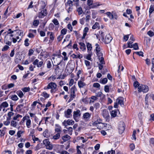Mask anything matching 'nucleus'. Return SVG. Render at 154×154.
Here are the masks:
<instances>
[{"mask_svg": "<svg viewBox=\"0 0 154 154\" xmlns=\"http://www.w3.org/2000/svg\"><path fill=\"white\" fill-rule=\"evenodd\" d=\"M33 64L34 66L31 64L29 67V69L31 71L34 70V69L35 68V66L38 68L42 67L43 65V62L42 61L39 62L38 59H36L33 61Z\"/></svg>", "mask_w": 154, "mask_h": 154, "instance_id": "nucleus-1", "label": "nucleus"}, {"mask_svg": "<svg viewBox=\"0 0 154 154\" xmlns=\"http://www.w3.org/2000/svg\"><path fill=\"white\" fill-rule=\"evenodd\" d=\"M57 85L54 82H51L47 86L44 87V89L46 90L48 89H51V93H54L56 91Z\"/></svg>", "mask_w": 154, "mask_h": 154, "instance_id": "nucleus-2", "label": "nucleus"}, {"mask_svg": "<svg viewBox=\"0 0 154 154\" xmlns=\"http://www.w3.org/2000/svg\"><path fill=\"white\" fill-rule=\"evenodd\" d=\"M77 88L75 85H73L70 89V98L68 102L69 103L75 97L76 94L75 92L77 91Z\"/></svg>", "mask_w": 154, "mask_h": 154, "instance_id": "nucleus-3", "label": "nucleus"}, {"mask_svg": "<svg viewBox=\"0 0 154 154\" xmlns=\"http://www.w3.org/2000/svg\"><path fill=\"white\" fill-rule=\"evenodd\" d=\"M138 90L139 92H142L144 93H146L148 91L149 87L146 85L141 84L138 88Z\"/></svg>", "mask_w": 154, "mask_h": 154, "instance_id": "nucleus-4", "label": "nucleus"}, {"mask_svg": "<svg viewBox=\"0 0 154 154\" xmlns=\"http://www.w3.org/2000/svg\"><path fill=\"white\" fill-rule=\"evenodd\" d=\"M81 115L80 111L79 110L73 112V117L74 120L77 122Z\"/></svg>", "mask_w": 154, "mask_h": 154, "instance_id": "nucleus-5", "label": "nucleus"}, {"mask_svg": "<svg viewBox=\"0 0 154 154\" xmlns=\"http://www.w3.org/2000/svg\"><path fill=\"white\" fill-rule=\"evenodd\" d=\"M43 143L45 145L47 149L51 150L53 149L52 145L47 140L43 141Z\"/></svg>", "mask_w": 154, "mask_h": 154, "instance_id": "nucleus-6", "label": "nucleus"}, {"mask_svg": "<svg viewBox=\"0 0 154 154\" xmlns=\"http://www.w3.org/2000/svg\"><path fill=\"white\" fill-rule=\"evenodd\" d=\"M125 129V125L123 122H120L119 124V130L120 134H122Z\"/></svg>", "mask_w": 154, "mask_h": 154, "instance_id": "nucleus-7", "label": "nucleus"}, {"mask_svg": "<svg viewBox=\"0 0 154 154\" xmlns=\"http://www.w3.org/2000/svg\"><path fill=\"white\" fill-rule=\"evenodd\" d=\"M74 122L72 119H68L67 120H64L62 122V125L65 127L68 125H72L74 124Z\"/></svg>", "mask_w": 154, "mask_h": 154, "instance_id": "nucleus-8", "label": "nucleus"}, {"mask_svg": "<svg viewBox=\"0 0 154 154\" xmlns=\"http://www.w3.org/2000/svg\"><path fill=\"white\" fill-rule=\"evenodd\" d=\"M84 78L82 77L80 80L78 81V84L80 88H84L86 86V84L84 82Z\"/></svg>", "mask_w": 154, "mask_h": 154, "instance_id": "nucleus-9", "label": "nucleus"}, {"mask_svg": "<svg viewBox=\"0 0 154 154\" xmlns=\"http://www.w3.org/2000/svg\"><path fill=\"white\" fill-rule=\"evenodd\" d=\"M103 116L105 119L106 121H109V115L108 111L106 109H104L103 111Z\"/></svg>", "mask_w": 154, "mask_h": 154, "instance_id": "nucleus-10", "label": "nucleus"}, {"mask_svg": "<svg viewBox=\"0 0 154 154\" xmlns=\"http://www.w3.org/2000/svg\"><path fill=\"white\" fill-rule=\"evenodd\" d=\"M47 14V10L46 9H43L40 12L38 13V17L40 18H42Z\"/></svg>", "mask_w": 154, "mask_h": 154, "instance_id": "nucleus-11", "label": "nucleus"}, {"mask_svg": "<svg viewBox=\"0 0 154 154\" xmlns=\"http://www.w3.org/2000/svg\"><path fill=\"white\" fill-rule=\"evenodd\" d=\"M112 39V38L111 35L109 34H107L106 36L104 42L105 44H109L111 41Z\"/></svg>", "mask_w": 154, "mask_h": 154, "instance_id": "nucleus-12", "label": "nucleus"}, {"mask_svg": "<svg viewBox=\"0 0 154 154\" xmlns=\"http://www.w3.org/2000/svg\"><path fill=\"white\" fill-rule=\"evenodd\" d=\"M72 110L71 109H68L65 112V116L67 118H70L72 116Z\"/></svg>", "mask_w": 154, "mask_h": 154, "instance_id": "nucleus-13", "label": "nucleus"}, {"mask_svg": "<svg viewBox=\"0 0 154 154\" xmlns=\"http://www.w3.org/2000/svg\"><path fill=\"white\" fill-rule=\"evenodd\" d=\"M70 138V136L67 134L64 135L62 137V139L63 140V141H61L60 143L62 144L64 142H65L69 140Z\"/></svg>", "mask_w": 154, "mask_h": 154, "instance_id": "nucleus-14", "label": "nucleus"}, {"mask_svg": "<svg viewBox=\"0 0 154 154\" xmlns=\"http://www.w3.org/2000/svg\"><path fill=\"white\" fill-rule=\"evenodd\" d=\"M116 102L121 106H124V98L122 97L116 99Z\"/></svg>", "mask_w": 154, "mask_h": 154, "instance_id": "nucleus-15", "label": "nucleus"}, {"mask_svg": "<svg viewBox=\"0 0 154 154\" xmlns=\"http://www.w3.org/2000/svg\"><path fill=\"white\" fill-rule=\"evenodd\" d=\"M91 116V114L88 112H86L84 113L83 116V118L85 120H88L90 118Z\"/></svg>", "mask_w": 154, "mask_h": 154, "instance_id": "nucleus-16", "label": "nucleus"}, {"mask_svg": "<svg viewBox=\"0 0 154 154\" xmlns=\"http://www.w3.org/2000/svg\"><path fill=\"white\" fill-rule=\"evenodd\" d=\"M8 104L6 101H5L2 103L0 105V111L2 109V108L3 107H7L8 106Z\"/></svg>", "mask_w": 154, "mask_h": 154, "instance_id": "nucleus-17", "label": "nucleus"}, {"mask_svg": "<svg viewBox=\"0 0 154 154\" xmlns=\"http://www.w3.org/2000/svg\"><path fill=\"white\" fill-rule=\"evenodd\" d=\"M79 44L80 45V48L82 51H84L86 50V46L84 43L81 42H79Z\"/></svg>", "mask_w": 154, "mask_h": 154, "instance_id": "nucleus-18", "label": "nucleus"}, {"mask_svg": "<svg viewBox=\"0 0 154 154\" xmlns=\"http://www.w3.org/2000/svg\"><path fill=\"white\" fill-rule=\"evenodd\" d=\"M61 62H60L59 63H57L56 67L55 69V73L57 75L59 73L60 71L59 70H60V68L59 66H58L60 63Z\"/></svg>", "mask_w": 154, "mask_h": 154, "instance_id": "nucleus-19", "label": "nucleus"}, {"mask_svg": "<svg viewBox=\"0 0 154 154\" xmlns=\"http://www.w3.org/2000/svg\"><path fill=\"white\" fill-rule=\"evenodd\" d=\"M72 56H73V58H79V59H81L83 57L82 55L81 54L76 55L74 54H73L72 55Z\"/></svg>", "mask_w": 154, "mask_h": 154, "instance_id": "nucleus-20", "label": "nucleus"}, {"mask_svg": "<svg viewBox=\"0 0 154 154\" xmlns=\"http://www.w3.org/2000/svg\"><path fill=\"white\" fill-rule=\"evenodd\" d=\"M18 122L16 121L12 120L11 122V126L14 128H16L18 124Z\"/></svg>", "mask_w": 154, "mask_h": 154, "instance_id": "nucleus-21", "label": "nucleus"}, {"mask_svg": "<svg viewBox=\"0 0 154 154\" xmlns=\"http://www.w3.org/2000/svg\"><path fill=\"white\" fill-rule=\"evenodd\" d=\"M56 126L57 127L55 128V131L58 133H60L61 131V127L58 124L56 125Z\"/></svg>", "mask_w": 154, "mask_h": 154, "instance_id": "nucleus-22", "label": "nucleus"}, {"mask_svg": "<svg viewBox=\"0 0 154 154\" xmlns=\"http://www.w3.org/2000/svg\"><path fill=\"white\" fill-rule=\"evenodd\" d=\"M16 94L20 98L23 97L24 96V94L23 92L20 90H19L17 91Z\"/></svg>", "mask_w": 154, "mask_h": 154, "instance_id": "nucleus-23", "label": "nucleus"}, {"mask_svg": "<svg viewBox=\"0 0 154 154\" xmlns=\"http://www.w3.org/2000/svg\"><path fill=\"white\" fill-rule=\"evenodd\" d=\"M86 46L88 50V51H91L92 48L91 44L89 43L88 42L87 43Z\"/></svg>", "mask_w": 154, "mask_h": 154, "instance_id": "nucleus-24", "label": "nucleus"}, {"mask_svg": "<svg viewBox=\"0 0 154 154\" xmlns=\"http://www.w3.org/2000/svg\"><path fill=\"white\" fill-rule=\"evenodd\" d=\"M99 23L97 22H96L92 26V29H95L98 28V29H99L100 28V26H99Z\"/></svg>", "mask_w": 154, "mask_h": 154, "instance_id": "nucleus-25", "label": "nucleus"}, {"mask_svg": "<svg viewBox=\"0 0 154 154\" xmlns=\"http://www.w3.org/2000/svg\"><path fill=\"white\" fill-rule=\"evenodd\" d=\"M39 22L38 20H34L33 22V26L35 27H37L39 24Z\"/></svg>", "mask_w": 154, "mask_h": 154, "instance_id": "nucleus-26", "label": "nucleus"}, {"mask_svg": "<svg viewBox=\"0 0 154 154\" xmlns=\"http://www.w3.org/2000/svg\"><path fill=\"white\" fill-rule=\"evenodd\" d=\"M31 124V121L30 119H28L27 120L26 123V125L27 126V127L28 128H29L30 127V125Z\"/></svg>", "mask_w": 154, "mask_h": 154, "instance_id": "nucleus-27", "label": "nucleus"}, {"mask_svg": "<svg viewBox=\"0 0 154 154\" xmlns=\"http://www.w3.org/2000/svg\"><path fill=\"white\" fill-rule=\"evenodd\" d=\"M10 120V118H7L6 121L4 122V124L6 126L8 125L10 123V122L9 121Z\"/></svg>", "mask_w": 154, "mask_h": 154, "instance_id": "nucleus-28", "label": "nucleus"}, {"mask_svg": "<svg viewBox=\"0 0 154 154\" xmlns=\"http://www.w3.org/2000/svg\"><path fill=\"white\" fill-rule=\"evenodd\" d=\"M60 133H57L53 137V138L54 140H57L60 137Z\"/></svg>", "mask_w": 154, "mask_h": 154, "instance_id": "nucleus-29", "label": "nucleus"}, {"mask_svg": "<svg viewBox=\"0 0 154 154\" xmlns=\"http://www.w3.org/2000/svg\"><path fill=\"white\" fill-rule=\"evenodd\" d=\"M67 31V29H63L60 31V34L63 36L66 34Z\"/></svg>", "mask_w": 154, "mask_h": 154, "instance_id": "nucleus-30", "label": "nucleus"}, {"mask_svg": "<svg viewBox=\"0 0 154 154\" xmlns=\"http://www.w3.org/2000/svg\"><path fill=\"white\" fill-rule=\"evenodd\" d=\"M132 48L135 50H137L139 49V47L137 43H135L132 45Z\"/></svg>", "mask_w": 154, "mask_h": 154, "instance_id": "nucleus-31", "label": "nucleus"}, {"mask_svg": "<svg viewBox=\"0 0 154 154\" xmlns=\"http://www.w3.org/2000/svg\"><path fill=\"white\" fill-rule=\"evenodd\" d=\"M77 11L78 12L79 15H80L83 13V11L81 7H79L77 8Z\"/></svg>", "mask_w": 154, "mask_h": 154, "instance_id": "nucleus-32", "label": "nucleus"}, {"mask_svg": "<svg viewBox=\"0 0 154 154\" xmlns=\"http://www.w3.org/2000/svg\"><path fill=\"white\" fill-rule=\"evenodd\" d=\"M154 11V5H151L149 9V14L150 15Z\"/></svg>", "mask_w": 154, "mask_h": 154, "instance_id": "nucleus-33", "label": "nucleus"}, {"mask_svg": "<svg viewBox=\"0 0 154 154\" xmlns=\"http://www.w3.org/2000/svg\"><path fill=\"white\" fill-rule=\"evenodd\" d=\"M11 99L13 100L17 101L18 99V98L16 95H14L11 96Z\"/></svg>", "mask_w": 154, "mask_h": 154, "instance_id": "nucleus-34", "label": "nucleus"}, {"mask_svg": "<svg viewBox=\"0 0 154 154\" xmlns=\"http://www.w3.org/2000/svg\"><path fill=\"white\" fill-rule=\"evenodd\" d=\"M42 94V95L46 98H48L49 97V94L47 93L45 91L43 92Z\"/></svg>", "mask_w": 154, "mask_h": 154, "instance_id": "nucleus-35", "label": "nucleus"}, {"mask_svg": "<svg viewBox=\"0 0 154 154\" xmlns=\"http://www.w3.org/2000/svg\"><path fill=\"white\" fill-rule=\"evenodd\" d=\"M140 85L137 81L134 82V86L135 88H138L139 86H140Z\"/></svg>", "mask_w": 154, "mask_h": 154, "instance_id": "nucleus-36", "label": "nucleus"}, {"mask_svg": "<svg viewBox=\"0 0 154 154\" xmlns=\"http://www.w3.org/2000/svg\"><path fill=\"white\" fill-rule=\"evenodd\" d=\"M110 114L111 117L114 118L116 116L117 112L115 111H111Z\"/></svg>", "mask_w": 154, "mask_h": 154, "instance_id": "nucleus-37", "label": "nucleus"}, {"mask_svg": "<svg viewBox=\"0 0 154 154\" xmlns=\"http://www.w3.org/2000/svg\"><path fill=\"white\" fill-rule=\"evenodd\" d=\"M52 65L51 62L50 60H48L47 61V67L48 69H50Z\"/></svg>", "mask_w": 154, "mask_h": 154, "instance_id": "nucleus-38", "label": "nucleus"}, {"mask_svg": "<svg viewBox=\"0 0 154 154\" xmlns=\"http://www.w3.org/2000/svg\"><path fill=\"white\" fill-rule=\"evenodd\" d=\"M136 54L137 55H138L139 56H141L142 57L143 56V52L142 51H139V52H135L133 53V55L134 54Z\"/></svg>", "mask_w": 154, "mask_h": 154, "instance_id": "nucleus-39", "label": "nucleus"}, {"mask_svg": "<svg viewBox=\"0 0 154 154\" xmlns=\"http://www.w3.org/2000/svg\"><path fill=\"white\" fill-rule=\"evenodd\" d=\"M106 14L111 19H113V16L112 15V13L111 14V12H108L106 13Z\"/></svg>", "mask_w": 154, "mask_h": 154, "instance_id": "nucleus-40", "label": "nucleus"}, {"mask_svg": "<svg viewBox=\"0 0 154 154\" xmlns=\"http://www.w3.org/2000/svg\"><path fill=\"white\" fill-rule=\"evenodd\" d=\"M107 81L108 80L106 78H104L101 80L100 82V83L103 84H105L107 82Z\"/></svg>", "mask_w": 154, "mask_h": 154, "instance_id": "nucleus-41", "label": "nucleus"}, {"mask_svg": "<svg viewBox=\"0 0 154 154\" xmlns=\"http://www.w3.org/2000/svg\"><path fill=\"white\" fill-rule=\"evenodd\" d=\"M21 90L24 92H27L29 91L30 90V88L29 87H25L21 89Z\"/></svg>", "mask_w": 154, "mask_h": 154, "instance_id": "nucleus-42", "label": "nucleus"}, {"mask_svg": "<svg viewBox=\"0 0 154 154\" xmlns=\"http://www.w3.org/2000/svg\"><path fill=\"white\" fill-rule=\"evenodd\" d=\"M54 27V26L52 23H50L49 26V29L50 30H53Z\"/></svg>", "mask_w": 154, "mask_h": 154, "instance_id": "nucleus-43", "label": "nucleus"}, {"mask_svg": "<svg viewBox=\"0 0 154 154\" xmlns=\"http://www.w3.org/2000/svg\"><path fill=\"white\" fill-rule=\"evenodd\" d=\"M93 87L94 88H98L100 89V85L98 83H94L93 84Z\"/></svg>", "mask_w": 154, "mask_h": 154, "instance_id": "nucleus-44", "label": "nucleus"}, {"mask_svg": "<svg viewBox=\"0 0 154 154\" xmlns=\"http://www.w3.org/2000/svg\"><path fill=\"white\" fill-rule=\"evenodd\" d=\"M52 22L54 24L56 25H58L59 24V23L57 19L54 18L52 20Z\"/></svg>", "mask_w": 154, "mask_h": 154, "instance_id": "nucleus-45", "label": "nucleus"}, {"mask_svg": "<svg viewBox=\"0 0 154 154\" xmlns=\"http://www.w3.org/2000/svg\"><path fill=\"white\" fill-rule=\"evenodd\" d=\"M104 91L106 93L109 92V87L108 85H106L104 86Z\"/></svg>", "mask_w": 154, "mask_h": 154, "instance_id": "nucleus-46", "label": "nucleus"}, {"mask_svg": "<svg viewBox=\"0 0 154 154\" xmlns=\"http://www.w3.org/2000/svg\"><path fill=\"white\" fill-rule=\"evenodd\" d=\"M133 42L131 40H129L127 43L128 45V47L129 48H132V44L133 43Z\"/></svg>", "mask_w": 154, "mask_h": 154, "instance_id": "nucleus-47", "label": "nucleus"}, {"mask_svg": "<svg viewBox=\"0 0 154 154\" xmlns=\"http://www.w3.org/2000/svg\"><path fill=\"white\" fill-rule=\"evenodd\" d=\"M95 45L96 46L95 50L96 51H100L101 49L99 45L97 43L95 44Z\"/></svg>", "mask_w": 154, "mask_h": 154, "instance_id": "nucleus-48", "label": "nucleus"}, {"mask_svg": "<svg viewBox=\"0 0 154 154\" xmlns=\"http://www.w3.org/2000/svg\"><path fill=\"white\" fill-rule=\"evenodd\" d=\"M96 54L98 57L99 58L100 57H102L103 56V54L102 53L100 52V51H96Z\"/></svg>", "mask_w": 154, "mask_h": 154, "instance_id": "nucleus-49", "label": "nucleus"}, {"mask_svg": "<svg viewBox=\"0 0 154 154\" xmlns=\"http://www.w3.org/2000/svg\"><path fill=\"white\" fill-rule=\"evenodd\" d=\"M14 114V113L11 112H8V116L9 117L7 118H10V119H11V117L13 116Z\"/></svg>", "mask_w": 154, "mask_h": 154, "instance_id": "nucleus-50", "label": "nucleus"}, {"mask_svg": "<svg viewBox=\"0 0 154 154\" xmlns=\"http://www.w3.org/2000/svg\"><path fill=\"white\" fill-rule=\"evenodd\" d=\"M147 34L150 37H152L154 35V33L151 30L147 32Z\"/></svg>", "mask_w": 154, "mask_h": 154, "instance_id": "nucleus-51", "label": "nucleus"}, {"mask_svg": "<svg viewBox=\"0 0 154 154\" xmlns=\"http://www.w3.org/2000/svg\"><path fill=\"white\" fill-rule=\"evenodd\" d=\"M63 38V35L60 34L57 38V39L58 42H60L62 39Z\"/></svg>", "mask_w": 154, "mask_h": 154, "instance_id": "nucleus-52", "label": "nucleus"}, {"mask_svg": "<svg viewBox=\"0 0 154 154\" xmlns=\"http://www.w3.org/2000/svg\"><path fill=\"white\" fill-rule=\"evenodd\" d=\"M29 39L28 38H26L24 41V45L26 46H28L29 45V43L28 42Z\"/></svg>", "mask_w": 154, "mask_h": 154, "instance_id": "nucleus-53", "label": "nucleus"}, {"mask_svg": "<svg viewBox=\"0 0 154 154\" xmlns=\"http://www.w3.org/2000/svg\"><path fill=\"white\" fill-rule=\"evenodd\" d=\"M34 51V50H33L32 49H30L29 51V52L28 53V55L29 56H30L33 54Z\"/></svg>", "mask_w": 154, "mask_h": 154, "instance_id": "nucleus-54", "label": "nucleus"}, {"mask_svg": "<svg viewBox=\"0 0 154 154\" xmlns=\"http://www.w3.org/2000/svg\"><path fill=\"white\" fill-rule=\"evenodd\" d=\"M9 48V47L7 45H5L4 47L2 49V51H6L8 50Z\"/></svg>", "mask_w": 154, "mask_h": 154, "instance_id": "nucleus-55", "label": "nucleus"}, {"mask_svg": "<svg viewBox=\"0 0 154 154\" xmlns=\"http://www.w3.org/2000/svg\"><path fill=\"white\" fill-rule=\"evenodd\" d=\"M99 59L100 60V63L104 64V58L102 57H99Z\"/></svg>", "mask_w": 154, "mask_h": 154, "instance_id": "nucleus-56", "label": "nucleus"}, {"mask_svg": "<svg viewBox=\"0 0 154 154\" xmlns=\"http://www.w3.org/2000/svg\"><path fill=\"white\" fill-rule=\"evenodd\" d=\"M67 3L70 7H72L73 6V2L70 0H68L67 1Z\"/></svg>", "mask_w": 154, "mask_h": 154, "instance_id": "nucleus-57", "label": "nucleus"}, {"mask_svg": "<svg viewBox=\"0 0 154 154\" xmlns=\"http://www.w3.org/2000/svg\"><path fill=\"white\" fill-rule=\"evenodd\" d=\"M129 35H125L124 36L123 39L125 41H127L129 38Z\"/></svg>", "mask_w": 154, "mask_h": 154, "instance_id": "nucleus-58", "label": "nucleus"}, {"mask_svg": "<svg viewBox=\"0 0 154 154\" xmlns=\"http://www.w3.org/2000/svg\"><path fill=\"white\" fill-rule=\"evenodd\" d=\"M23 131H18L17 133V136L18 137H20L21 136V134L23 133Z\"/></svg>", "mask_w": 154, "mask_h": 154, "instance_id": "nucleus-59", "label": "nucleus"}, {"mask_svg": "<svg viewBox=\"0 0 154 154\" xmlns=\"http://www.w3.org/2000/svg\"><path fill=\"white\" fill-rule=\"evenodd\" d=\"M92 55V53L88 54L86 56V58L88 60H91V57Z\"/></svg>", "mask_w": 154, "mask_h": 154, "instance_id": "nucleus-60", "label": "nucleus"}, {"mask_svg": "<svg viewBox=\"0 0 154 154\" xmlns=\"http://www.w3.org/2000/svg\"><path fill=\"white\" fill-rule=\"evenodd\" d=\"M5 132L3 130H0V136H3L5 134Z\"/></svg>", "mask_w": 154, "mask_h": 154, "instance_id": "nucleus-61", "label": "nucleus"}, {"mask_svg": "<svg viewBox=\"0 0 154 154\" xmlns=\"http://www.w3.org/2000/svg\"><path fill=\"white\" fill-rule=\"evenodd\" d=\"M72 41L71 40L70 41L69 43V44L67 45L66 47L68 48H71L72 45Z\"/></svg>", "mask_w": 154, "mask_h": 154, "instance_id": "nucleus-62", "label": "nucleus"}, {"mask_svg": "<svg viewBox=\"0 0 154 154\" xmlns=\"http://www.w3.org/2000/svg\"><path fill=\"white\" fill-rule=\"evenodd\" d=\"M100 146V145L99 144H97L94 147L95 149L96 150H98L99 149Z\"/></svg>", "mask_w": 154, "mask_h": 154, "instance_id": "nucleus-63", "label": "nucleus"}, {"mask_svg": "<svg viewBox=\"0 0 154 154\" xmlns=\"http://www.w3.org/2000/svg\"><path fill=\"white\" fill-rule=\"evenodd\" d=\"M8 88L9 89L12 88L14 86V83H10L8 85Z\"/></svg>", "mask_w": 154, "mask_h": 154, "instance_id": "nucleus-64", "label": "nucleus"}]
</instances>
